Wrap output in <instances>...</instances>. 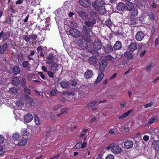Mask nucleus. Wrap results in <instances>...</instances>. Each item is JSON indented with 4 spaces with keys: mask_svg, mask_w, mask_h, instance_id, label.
<instances>
[{
    "mask_svg": "<svg viewBox=\"0 0 159 159\" xmlns=\"http://www.w3.org/2000/svg\"><path fill=\"white\" fill-rule=\"evenodd\" d=\"M79 15L82 19L85 20L88 18V14L84 11H80L79 12Z\"/></svg>",
    "mask_w": 159,
    "mask_h": 159,
    "instance_id": "obj_22",
    "label": "nucleus"
},
{
    "mask_svg": "<svg viewBox=\"0 0 159 159\" xmlns=\"http://www.w3.org/2000/svg\"><path fill=\"white\" fill-rule=\"evenodd\" d=\"M24 91L25 93L27 95H30L31 94V92L30 89H29L27 87H25L24 89Z\"/></svg>",
    "mask_w": 159,
    "mask_h": 159,
    "instance_id": "obj_44",
    "label": "nucleus"
},
{
    "mask_svg": "<svg viewBox=\"0 0 159 159\" xmlns=\"http://www.w3.org/2000/svg\"><path fill=\"white\" fill-rule=\"evenodd\" d=\"M60 156L59 154H58L56 156H54L53 157H52L50 159H58Z\"/></svg>",
    "mask_w": 159,
    "mask_h": 159,
    "instance_id": "obj_62",
    "label": "nucleus"
},
{
    "mask_svg": "<svg viewBox=\"0 0 159 159\" xmlns=\"http://www.w3.org/2000/svg\"><path fill=\"white\" fill-rule=\"evenodd\" d=\"M21 83L23 86H25L26 84V80L25 79L22 78L21 80Z\"/></svg>",
    "mask_w": 159,
    "mask_h": 159,
    "instance_id": "obj_57",
    "label": "nucleus"
},
{
    "mask_svg": "<svg viewBox=\"0 0 159 159\" xmlns=\"http://www.w3.org/2000/svg\"><path fill=\"white\" fill-rule=\"evenodd\" d=\"M69 32L70 34L75 38H77L80 35V32L77 29L72 28L70 29Z\"/></svg>",
    "mask_w": 159,
    "mask_h": 159,
    "instance_id": "obj_6",
    "label": "nucleus"
},
{
    "mask_svg": "<svg viewBox=\"0 0 159 159\" xmlns=\"http://www.w3.org/2000/svg\"><path fill=\"white\" fill-rule=\"evenodd\" d=\"M30 16L29 15H28L26 18L24 20V21L25 22H27Z\"/></svg>",
    "mask_w": 159,
    "mask_h": 159,
    "instance_id": "obj_60",
    "label": "nucleus"
},
{
    "mask_svg": "<svg viewBox=\"0 0 159 159\" xmlns=\"http://www.w3.org/2000/svg\"><path fill=\"white\" fill-rule=\"evenodd\" d=\"M61 87L63 89L67 88L69 86V84L68 81L66 80H63L60 83Z\"/></svg>",
    "mask_w": 159,
    "mask_h": 159,
    "instance_id": "obj_24",
    "label": "nucleus"
},
{
    "mask_svg": "<svg viewBox=\"0 0 159 159\" xmlns=\"http://www.w3.org/2000/svg\"><path fill=\"white\" fill-rule=\"evenodd\" d=\"M152 145L155 149L157 150L159 148V141L158 140L154 141L152 143Z\"/></svg>",
    "mask_w": 159,
    "mask_h": 159,
    "instance_id": "obj_26",
    "label": "nucleus"
},
{
    "mask_svg": "<svg viewBox=\"0 0 159 159\" xmlns=\"http://www.w3.org/2000/svg\"><path fill=\"white\" fill-rule=\"evenodd\" d=\"M159 42V37L158 38H156L155 40V45H157L158 44V42Z\"/></svg>",
    "mask_w": 159,
    "mask_h": 159,
    "instance_id": "obj_64",
    "label": "nucleus"
},
{
    "mask_svg": "<svg viewBox=\"0 0 159 159\" xmlns=\"http://www.w3.org/2000/svg\"><path fill=\"white\" fill-rule=\"evenodd\" d=\"M104 4L103 0H96L93 3L92 6L95 10L98 11L100 8L103 7Z\"/></svg>",
    "mask_w": 159,
    "mask_h": 159,
    "instance_id": "obj_2",
    "label": "nucleus"
},
{
    "mask_svg": "<svg viewBox=\"0 0 159 159\" xmlns=\"http://www.w3.org/2000/svg\"><path fill=\"white\" fill-rule=\"evenodd\" d=\"M104 77V73L103 72L101 71V72L99 74L97 80L95 81L96 84L99 83L102 80Z\"/></svg>",
    "mask_w": 159,
    "mask_h": 159,
    "instance_id": "obj_23",
    "label": "nucleus"
},
{
    "mask_svg": "<svg viewBox=\"0 0 159 159\" xmlns=\"http://www.w3.org/2000/svg\"><path fill=\"white\" fill-rule=\"evenodd\" d=\"M134 145L133 141L130 140L126 141L124 144V146L127 149H129L132 148Z\"/></svg>",
    "mask_w": 159,
    "mask_h": 159,
    "instance_id": "obj_12",
    "label": "nucleus"
},
{
    "mask_svg": "<svg viewBox=\"0 0 159 159\" xmlns=\"http://www.w3.org/2000/svg\"><path fill=\"white\" fill-rule=\"evenodd\" d=\"M132 111V110H130L128 111L127 112L123 114L122 115L125 118L127 116L130 114V113Z\"/></svg>",
    "mask_w": 159,
    "mask_h": 159,
    "instance_id": "obj_51",
    "label": "nucleus"
},
{
    "mask_svg": "<svg viewBox=\"0 0 159 159\" xmlns=\"http://www.w3.org/2000/svg\"><path fill=\"white\" fill-rule=\"evenodd\" d=\"M3 148L2 146L0 145V156L2 155L5 153L3 150Z\"/></svg>",
    "mask_w": 159,
    "mask_h": 159,
    "instance_id": "obj_54",
    "label": "nucleus"
},
{
    "mask_svg": "<svg viewBox=\"0 0 159 159\" xmlns=\"http://www.w3.org/2000/svg\"><path fill=\"white\" fill-rule=\"evenodd\" d=\"M42 70L45 72H46L47 71V68L45 66H42L41 67Z\"/></svg>",
    "mask_w": 159,
    "mask_h": 159,
    "instance_id": "obj_61",
    "label": "nucleus"
},
{
    "mask_svg": "<svg viewBox=\"0 0 159 159\" xmlns=\"http://www.w3.org/2000/svg\"><path fill=\"white\" fill-rule=\"evenodd\" d=\"M114 157L113 154H109L106 157L105 159H114Z\"/></svg>",
    "mask_w": 159,
    "mask_h": 159,
    "instance_id": "obj_45",
    "label": "nucleus"
},
{
    "mask_svg": "<svg viewBox=\"0 0 159 159\" xmlns=\"http://www.w3.org/2000/svg\"><path fill=\"white\" fill-rule=\"evenodd\" d=\"M127 2L125 4V8L127 11H131L134 8V4L129 1Z\"/></svg>",
    "mask_w": 159,
    "mask_h": 159,
    "instance_id": "obj_13",
    "label": "nucleus"
},
{
    "mask_svg": "<svg viewBox=\"0 0 159 159\" xmlns=\"http://www.w3.org/2000/svg\"><path fill=\"white\" fill-rule=\"evenodd\" d=\"M131 11L130 15L133 17L136 16L138 15V11L136 8H134Z\"/></svg>",
    "mask_w": 159,
    "mask_h": 159,
    "instance_id": "obj_31",
    "label": "nucleus"
},
{
    "mask_svg": "<svg viewBox=\"0 0 159 159\" xmlns=\"http://www.w3.org/2000/svg\"><path fill=\"white\" fill-rule=\"evenodd\" d=\"M145 36L144 33L142 31L138 32L135 36L136 40L139 42L141 41Z\"/></svg>",
    "mask_w": 159,
    "mask_h": 159,
    "instance_id": "obj_5",
    "label": "nucleus"
},
{
    "mask_svg": "<svg viewBox=\"0 0 159 159\" xmlns=\"http://www.w3.org/2000/svg\"><path fill=\"white\" fill-rule=\"evenodd\" d=\"M93 47L95 50L100 49L102 47V44L101 41L99 39L95 40L93 43Z\"/></svg>",
    "mask_w": 159,
    "mask_h": 159,
    "instance_id": "obj_4",
    "label": "nucleus"
},
{
    "mask_svg": "<svg viewBox=\"0 0 159 159\" xmlns=\"http://www.w3.org/2000/svg\"><path fill=\"white\" fill-rule=\"evenodd\" d=\"M12 83L15 85H17L20 83V81L19 79L17 77L13 78L11 80Z\"/></svg>",
    "mask_w": 159,
    "mask_h": 159,
    "instance_id": "obj_29",
    "label": "nucleus"
},
{
    "mask_svg": "<svg viewBox=\"0 0 159 159\" xmlns=\"http://www.w3.org/2000/svg\"><path fill=\"white\" fill-rule=\"evenodd\" d=\"M111 149V152L114 154H117L120 153L122 151V149L120 147L115 143H113L110 144L107 148L106 149Z\"/></svg>",
    "mask_w": 159,
    "mask_h": 159,
    "instance_id": "obj_1",
    "label": "nucleus"
},
{
    "mask_svg": "<svg viewBox=\"0 0 159 159\" xmlns=\"http://www.w3.org/2000/svg\"><path fill=\"white\" fill-rule=\"evenodd\" d=\"M84 76L87 79H90L93 76V71L90 70H88L84 73Z\"/></svg>",
    "mask_w": 159,
    "mask_h": 159,
    "instance_id": "obj_11",
    "label": "nucleus"
},
{
    "mask_svg": "<svg viewBox=\"0 0 159 159\" xmlns=\"http://www.w3.org/2000/svg\"><path fill=\"white\" fill-rule=\"evenodd\" d=\"M33 118L32 115L31 114L28 113L25 116L24 120L25 122L29 123L32 120Z\"/></svg>",
    "mask_w": 159,
    "mask_h": 159,
    "instance_id": "obj_14",
    "label": "nucleus"
},
{
    "mask_svg": "<svg viewBox=\"0 0 159 159\" xmlns=\"http://www.w3.org/2000/svg\"><path fill=\"white\" fill-rule=\"evenodd\" d=\"M125 4L123 2H119L116 6V9L119 11H123L125 8Z\"/></svg>",
    "mask_w": 159,
    "mask_h": 159,
    "instance_id": "obj_17",
    "label": "nucleus"
},
{
    "mask_svg": "<svg viewBox=\"0 0 159 159\" xmlns=\"http://www.w3.org/2000/svg\"><path fill=\"white\" fill-rule=\"evenodd\" d=\"M122 44L119 41H116L113 46V48L116 50H118L122 48Z\"/></svg>",
    "mask_w": 159,
    "mask_h": 159,
    "instance_id": "obj_19",
    "label": "nucleus"
},
{
    "mask_svg": "<svg viewBox=\"0 0 159 159\" xmlns=\"http://www.w3.org/2000/svg\"><path fill=\"white\" fill-rule=\"evenodd\" d=\"M109 133L110 134L112 135H115L116 134V132L113 130L111 129L109 131Z\"/></svg>",
    "mask_w": 159,
    "mask_h": 159,
    "instance_id": "obj_63",
    "label": "nucleus"
},
{
    "mask_svg": "<svg viewBox=\"0 0 159 159\" xmlns=\"http://www.w3.org/2000/svg\"><path fill=\"white\" fill-rule=\"evenodd\" d=\"M143 139L144 141H147L149 140V138L148 136V135H144V136Z\"/></svg>",
    "mask_w": 159,
    "mask_h": 159,
    "instance_id": "obj_59",
    "label": "nucleus"
},
{
    "mask_svg": "<svg viewBox=\"0 0 159 159\" xmlns=\"http://www.w3.org/2000/svg\"><path fill=\"white\" fill-rule=\"evenodd\" d=\"M117 74L116 73H115L113 75H112L109 78V80H112L115 79L117 76Z\"/></svg>",
    "mask_w": 159,
    "mask_h": 159,
    "instance_id": "obj_55",
    "label": "nucleus"
},
{
    "mask_svg": "<svg viewBox=\"0 0 159 159\" xmlns=\"http://www.w3.org/2000/svg\"><path fill=\"white\" fill-rule=\"evenodd\" d=\"M137 48V46L134 43H131L129 46L128 49L129 51L133 52Z\"/></svg>",
    "mask_w": 159,
    "mask_h": 159,
    "instance_id": "obj_21",
    "label": "nucleus"
},
{
    "mask_svg": "<svg viewBox=\"0 0 159 159\" xmlns=\"http://www.w3.org/2000/svg\"><path fill=\"white\" fill-rule=\"evenodd\" d=\"M159 120L157 117L153 116L152 117L148 122V125H151L153 123H155L158 122Z\"/></svg>",
    "mask_w": 159,
    "mask_h": 159,
    "instance_id": "obj_16",
    "label": "nucleus"
},
{
    "mask_svg": "<svg viewBox=\"0 0 159 159\" xmlns=\"http://www.w3.org/2000/svg\"><path fill=\"white\" fill-rule=\"evenodd\" d=\"M4 142V137L2 135H0V144H2Z\"/></svg>",
    "mask_w": 159,
    "mask_h": 159,
    "instance_id": "obj_52",
    "label": "nucleus"
},
{
    "mask_svg": "<svg viewBox=\"0 0 159 159\" xmlns=\"http://www.w3.org/2000/svg\"><path fill=\"white\" fill-rule=\"evenodd\" d=\"M48 76L51 78H53L54 77V75L53 73L51 71H48Z\"/></svg>",
    "mask_w": 159,
    "mask_h": 159,
    "instance_id": "obj_56",
    "label": "nucleus"
},
{
    "mask_svg": "<svg viewBox=\"0 0 159 159\" xmlns=\"http://www.w3.org/2000/svg\"><path fill=\"white\" fill-rule=\"evenodd\" d=\"M107 60L110 61L111 63H113L115 61V58L110 55H108L106 56V59Z\"/></svg>",
    "mask_w": 159,
    "mask_h": 159,
    "instance_id": "obj_32",
    "label": "nucleus"
},
{
    "mask_svg": "<svg viewBox=\"0 0 159 159\" xmlns=\"http://www.w3.org/2000/svg\"><path fill=\"white\" fill-rule=\"evenodd\" d=\"M10 34L8 32H7L3 35L2 39L3 40H5L7 39L10 36Z\"/></svg>",
    "mask_w": 159,
    "mask_h": 159,
    "instance_id": "obj_37",
    "label": "nucleus"
},
{
    "mask_svg": "<svg viewBox=\"0 0 159 159\" xmlns=\"http://www.w3.org/2000/svg\"><path fill=\"white\" fill-rule=\"evenodd\" d=\"M13 139L16 141H19L20 139V136L19 135L18 133H14L13 134L12 136Z\"/></svg>",
    "mask_w": 159,
    "mask_h": 159,
    "instance_id": "obj_30",
    "label": "nucleus"
},
{
    "mask_svg": "<svg viewBox=\"0 0 159 159\" xmlns=\"http://www.w3.org/2000/svg\"><path fill=\"white\" fill-rule=\"evenodd\" d=\"M124 56L128 59H131L133 58V55L132 53L128 51L124 53Z\"/></svg>",
    "mask_w": 159,
    "mask_h": 159,
    "instance_id": "obj_27",
    "label": "nucleus"
},
{
    "mask_svg": "<svg viewBox=\"0 0 159 159\" xmlns=\"http://www.w3.org/2000/svg\"><path fill=\"white\" fill-rule=\"evenodd\" d=\"M81 141H79V143L75 145V147L76 149H79L81 147Z\"/></svg>",
    "mask_w": 159,
    "mask_h": 159,
    "instance_id": "obj_47",
    "label": "nucleus"
},
{
    "mask_svg": "<svg viewBox=\"0 0 159 159\" xmlns=\"http://www.w3.org/2000/svg\"><path fill=\"white\" fill-rule=\"evenodd\" d=\"M31 39H32L33 40H35L37 38V36L35 34H31L30 35Z\"/></svg>",
    "mask_w": 159,
    "mask_h": 159,
    "instance_id": "obj_50",
    "label": "nucleus"
},
{
    "mask_svg": "<svg viewBox=\"0 0 159 159\" xmlns=\"http://www.w3.org/2000/svg\"><path fill=\"white\" fill-rule=\"evenodd\" d=\"M12 70L14 74L16 75L19 74L20 72V69L19 67L17 66L14 67Z\"/></svg>",
    "mask_w": 159,
    "mask_h": 159,
    "instance_id": "obj_25",
    "label": "nucleus"
},
{
    "mask_svg": "<svg viewBox=\"0 0 159 159\" xmlns=\"http://www.w3.org/2000/svg\"><path fill=\"white\" fill-rule=\"evenodd\" d=\"M103 48L104 51L107 53H109L112 52L113 48L112 46L108 44H106L103 47Z\"/></svg>",
    "mask_w": 159,
    "mask_h": 159,
    "instance_id": "obj_9",
    "label": "nucleus"
},
{
    "mask_svg": "<svg viewBox=\"0 0 159 159\" xmlns=\"http://www.w3.org/2000/svg\"><path fill=\"white\" fill-rule=\"evenodd\" d=\"M7 43L4 44L0 48V53H3L6 49L7 47Z\"/></svg>",
    "mask_w": 159,
    "mask_h": 159,
    "instance_id": "obj_36",
    "label": "nucleus"
},
{
    "mask_svg": "<svg viewBox=\"0 0 159 159\" xmlns=\"http://www.w3.org/2000/svg\"><path fill=\"white\" fill-rule=\"evenodd\" d=\"M21 132L22 135L27 136L29 134V132L26 129H22Z\"/></svg>",
    "mask_w": 159,
    "mask_h": 159,
    "instance_id": "obj_39",
    "label": "nucleus"
},
{
    "mask_svg": "<svg viewBox=\"0 0 159 159\" xmlns=\"http://www.w3.org/2000/svg\"><path fill=\"white\" fill-rule=\"evenodd\" d=\"M78 44L82 48H86V46H84V44H83V41L80 39L78 41Z\"/></svg>",
    "mask_w": 159,
    "mask_h": 159,
    "instance_id": "obj_40",
    "label": "nucleus"
},
{
    "mask_svg": "<svg viewBox=\"0 0 159 159\" xmlns=\"http://www.w3.org/2000/svg\"><path fill=\"white\" fill-rule=\"evenodd\" d=\"M87 25H84L83 27V30L84 32L89 37L90 33L92 31V29Z\"/></svg>",
    "mask_w": 159,
    "mask_h": 159,
    "instance_id": "obj_8",
    "label": "nucleus"
},
{
    "mask_svg": "<svg viewBox=\"0 0 159 159\" xmlns=\"http://www.w3.org/2000/svg\"><path fill=\"white\" fill-rule=\"evenodd\" d=\"M71 25L72 26L76 27L77 26L78 24L75 21H72L71 23Z\"/></svg>",
    "mask_w": 159,
    "mask_h": 159,
    "instance_id": "obj_58",
    "label": "nucleus"
},
{
    "mask_svg": "<svg viewBox=\"0 0 159 159\" xmlns=\"http://www.w3.org/2000/svg\"><path fill=\"white\" fill-rule=\"evenodd\" d=\"M53 54L52 53L49 54L47 56V59L45 61L46 62L47 64L50 65L53 62L54 59L53 58Z\"/></svg>",
    "mask_w": 159,
    "mask_h": 159,
    "instance_id": "obj_10",
    "label": "nucleus"
},
{
    "mask_svg": "<svg viewBox=\"0 0 159 159\" xmlns=\"http://www.w3.org/2000/svg\"><path fill=\"white\" fill-rule=\"evenodd\" d=\"M20 142L17 144V145L20 146H23L26 145L27 141V138L22 137V138H20Z\"/></svg>",
    "mask_w": 159,
    "mask_h": 159,
    "instance_id": "obj_20",
    "label": "nucleus"
},
{
    "mask_svg": "<svg viewBox=\"0 0 159 159\" xmlns=\"http://www.w3.org/2000/svg\"><path fill=\"white\" fill-rule=\"evenodd\" d=\"M61 107V105L60 104L54 106L53 107V111H58Z\"/></svg>",
    "mask_w": 159,
    "mask_h": 159,
    "instance_id": "obj_43",
    "label": "nucleus"
},
{
    "mask_svg": "<svg viewBox=\"0 0 159 159\" xmlns=\"http://www.w3.org/2000/svg\"><path fill=\"white\" fill-rule=\"evenodd\" d=\"M38 75H39V76H40V77L43 79H44L45 78V75H44L43 73L42 72H39L38 73Z\"/></svg>",
    "mask_w": 159,
    "mask_h": 159,
    "instance_id": "obj_53",
    "label": "nucleus"
},
{
    "mask_svg": "<svg viewBox=\"0 0 159 159\" xmlns=\"http://www.w3.org/2000/svg\"><path fill=\"white\" fill-rule=\"evenodd\" d=\"M107 65L106 59H102L99 62V70L100 71L103 72L107 67Z\"/></svg>",
    "mask_w": 159,
    "mask_h": 159,
    "instance_id": "obj_3",
    "label": "nucleus"
},
{
    "mask_svg": "<svg viewBox=\"0 0 159 159\" xmlns=\"http://www.w3.org/2000/svg\"><path fill=\"white\" fill-rule=\"evenodd\" d=\"M105 24L107 27H110L112 26V23L110 19L109 18L105 22Z\"/></svg>",
    "mask_w": 159,
    "mask_h": 159,
    "instance_id": "obj_35",
    "label": "nucleus"
},
{
    "mask_svg": "<svg viewBox=\"0 0 159 159\" xmlns=\"http://www.w3.org/2000/svg\"><path fill=\"white\" fill-rule=\"evenodd\" d=\"M96 19L92 17L90 18L88 20L85 21V25H87L90 27H92L96 22Z\"/></svg>",
    "mask_w": 159,
    "mask_h": 159,
    "instance_id": "obj_7",
    "label": "nucleus"
},
{
    "mask_svg": "<svg viewBox=\"0 0 159 159\" xmlns=\"http://www.w3.org/2000/svg\"><path fill=\"white\" fill-rule=\"evenodd\" d=\"M24 39L26 42H28L30 41L31 40L30 35H29L28 36H25Z\"/></svg>",
    "mask_w": 159,
    "mask_h": 159,
    "instance_id": "obj_49",
    "label": "nucleus"
},
{
    "mask_svg": "<svg viewBox=\"0 0 159 159\" xmlns=\"http://www.w3.org/2000/svg\"><path fill=\"white\" fill-rule=\"evenodd\" d=\"M97 103V101L96 100H94L93 102L89 103L87 106L88 108L92 107L95 105H96Z\"/></svg>",
    "mask_w": 159,
    "mask_h": 159,
    "instance_id": "obj_34",
    "label": "nucleus"
},
{
    "mask_svg": "<svg viewBox=\"0 0 159 159\" xmlns=\"http://www.w3.org/2000/svg\"><path fill=\"white\" fill-rule=\"evenodd\" d=\"M30 65V64L27 61H24L22 62V66L24 68L28 67Z\"/></svg>",
    "mask_w": 159,
    "mask_h": 159,
    "instance_id": "obj_41",
    "label": "nucleus"
},
{
    "mask_svg": "<svg viewBox=\"0 0 159 159\" xmlns=\"http://www.w3.org/2000/svg\"><path fill=\"white\" fill-rule=\"evenodd\" d=\"M153 104V102H151L148 103L144 105V107L145 108H147L152 106Z\"/></svg>",
    "mask_w": 159,
    "mask_h": 159,
    "instance_id": "obj_46",
    "label": "nucleus"
},
{
    "mask_svg": "<svg viewBox=\"0 0 159 159\" xmlns=\"http://www.w3.org/2000/svg\"><path fill=\"white\" fill-rule=\"evenodd\" d=\"M34 120L35 121L36 124L39 125L40 124V120L38 116L35 115L34 116Z\"/></svg>",
    "mask_w": 159,
    "mask_h": 159,
    "instance_id": "obj_38",
    "label": "nucleus"
},
{
    "mask_svg": "<svg viewBox=\"0 0 159 159\" xmlns=\"http://www.w3.org/2000/svg\"><path fill=\"white\" fill-rule=\"evenodd\" d=\"M57 92V90L56 89H53L50 92V94L52 96H55Z\"/></svg>",
    "mask_w": 159,
    "mask_h": 159,
    "instance_id": "obj_42",
    "label": "nucleus"
},
{
    "mask_svg": "<svg viewBox=\"0 0 159 159\" xmlns=\"http://www.w3.org/2000/svg\"><path fill=\"white\" fill-rule=\"evenodd\" d=\"M67 109L66 108H62L61 110V113L62 115L66 114L67 112Z\"/></svg>",
    "mask_w": 159,
    "mask_h": 159,
    "instance_id": "obj_48",
    "label": "nucleus"
},
{
    "mask_svg": "<svg viewBox=\"0 0 159 159\" xmlns=\"http://www.w3.org/2000/svg\"><path fill=\"white\" fill-rule=\"evenodd\" d=\"M18 89L15 87H12L9 90V92L10 93L12 94H15L17 93Z\"/></svg>",
    "mask_w": 159,
    "mask_h": 159,
    "instance_id": "obj_33",
    "label": "nucleus"
},
{
    "mask_svg": "<svg viewBox=\"0 0 159 159\" xmlns=\"http://www.w3.org/2000/svg\"><path fill=\"white\" fill-rule=\"evenodd\" d=\"M89 62L90 65H94L96 64L98 59L95 56L90 57L88 60Z\"/></svg>",
    "mask_w": 159,
    "mask_h": 159,
    "instance_id": "obj_18",
    "label": "nucleus"
},
{
    "mask_svg": "<svg viewBox=\"0 0 159 159\" xmlns=\"http://www.w3.org/2000/svg\"><path fill=\"white\" fill-rule=\"evenodd\" d=\"M58 67V65L56 63H53L51 65L50 67L51 70L53 71H56Z\"/></svg>",
    "mask_w": 159,
    "mask_h": 159,
    "instance_id": "obj_28",
    "label": "nucleus"
},
{
    "mask_svg": "<svg viewBox=\"0 0 159 159\" xmlns=\"http://www.w3.org/2000/svg\"><path fill=\"white\" fill-rule=\"evenodd\" d=\"M80 4L84 7H88L90 6V2L89 0H80Z\"/></svg>",
    "mask_w": 159,
    "mask_h": 159,
    "instance_id": "obj_15",
    "label": "nucleus"
}]
</instances>
